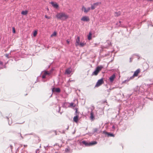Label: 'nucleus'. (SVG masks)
Wrapping results in <instances>:
<instances>
[{"label": "nucleus", "instance_id": "nucleus-1", "mask_svg": "<svg viewBox=\"0 0 153 153\" xmlns=\"http://www.w3.org/2000/svg\"><path fill=\"white\" fill-rule=\"evenodd\" d=\"M56 16L59 19L62 20H65L68 18V16L65 13H57Z\"/></svg>", "mask_w": 153, "mask_h": 153}, {"label": "nucleus", "instance_id": "nucleus-2", "mask_svg": "<svg viewBox=\"0 0 153 153\" xmlns=\"http://www.w3.org/2000/svg\"><path fill=\"white\" fill-rule=\"evenodd\" d=\"M82 143L85 146H89L96 144L97 142L96 141H93L88 143L85 141H83L82 142Z\"/></svg>", "mask_w": 153, "mask_h": 153}, {"label": "nucleus", "instance_id": "nucleus-3", "mask_svg": "<svg viewBox=\"0 0 153 153\" xmlns=\"http://www.w3.org/2000/svg\"><path fill=\"white\" fill-rule=\"evenodd\" d=\"M103 68V67L102 66H97L96 69H95V71H94V72H93L92 73V75H97L99 72L100 71L102 68Z\"/></svg>", "mask_w": 153, "mask_h": 153}, {"label": "nucleus", "instance_id": "nucleus-4", "mask_svg": "<svg viewBox=\"0 0 153 153\" xmlns=\"http://www.w3.org/2000/svg\"><path fill=\"white\" fill-rule=\"evenodd\" d=\"M101 4V2H97L94 3L93 4H91V9L92 10H94L96 7L97 6Z\"/></svg>", "mask_w": 153, "mask_h": 153}, {"label": "nucleus", "instance_id": "nucleus-5", "mask_svg": "<svg viewBox=\"0 0 153 153\" xmlns=\"http://www.w3.org/2000/svg\"><path fill=\"white\" fill-rule=\"evenodd\" d=\"M103 82V80L102 79L98 80L95 85V87H99L102 84Z\"/></svg>", "mask_w": 153, "mask_h": 153}, {"label": "nucleus", "instance_id": "nucleus-6", "mask_svg": "<svg viewBox=\"0 0 153 153\" xmlns=\"http://www.w3.org/2000/svg\"><path fill=\"white\" fill-rule=\"evenodd\" d=\"M140 68L138 69L134 72L133 76L130 77L131 79H132L134 76H137L138 74L140 72Z\"/></svg>", "mask_w": 153, "mask_h": 153}, {"label": "nucleus", "instance_id": "nucleus-7", "mask_svg": "<svg viewBox=\"0 0 153 153\" xmlns=\"http://www.w3.org/2000/svg\"><path fill=\"white\" fill-rule=\"evenodd\" d=\"M91 9V7H88L87 8H86L84 6H83L82 7V10H84V11L85 13H86L89 11Z\"/></svg>", "mask_w": 153, "mask_h": 153}, {"label": "nucleus", "instance_id": "nucleus-8", "mask_svg": "<svg viewBox=\"0 0 153 153\" xmlns=\"http://www.w3.org/2000/svg\"><path fill=\"white\" fill-rule=\"evenodd\" d=\"M115 74H113L112 75H111L109 78V80L110 82H112L115 78Z\"/></svg>", "mask_w": 153, "mask_h": 153}, {"label": "nucleus", "instance_id": "nucleus-9", "mask_svg": "<svg viewBox=\"0 0 153 153\" xmlns=\"http://www.w3.org/2000/svg\"><path fill=\"white\" fill-rule=\"evenodd\" d=\"M53 92L59 93L60 92V89L59 88H53L52 89Z\"/></svg>", "mask_w": 153, "mask_h": 153}, {"label": "nucleus", "instance_id": "nucleus-10", "mask_svg": "<svg viewBox=\"0 0 153 153\" xmlns=\"http://www.w3.org/2000/svg\"><path fill=\"white\" fill-rule=\"evenodd\" d=\"M81 20L83 21H88L89 20V19L87 16H83L81 19Z\"/></svg>", "mask_w": 153, "mask_h": 153}, {"label": "nucleus", "instance_id": "nucleus-11", "mask_svg": "<svg viewBox=\"0 0 153 153\" xmlns=\"http://www.w3.org/2000/svg\"><path fill=\"white\" fill-rule=\"evenodd\" d=\"M50 3L52 4V6L54 8H58L59 6L56 3H54L53 2H51Z\"/></svg>", "mask_w": 153, "mask_h": 153}, {"label": "nucleus", "instance_id": "nucleus-12", "mask_svg": "<svg viewBox=\"0 0 153 153\" xmlns=\"http://www.w3.org/2000/svg\"><path fill=\"white\" fill-rule=\"evenodd\" d=\"M103 133L104 134H107L108 135V137L110 136V137H114V135L113 134L110 133H108L106 131H103Z\"/></svg>", "mask_w": 153, "mask_h": 153}, {"label": "nucleus", "instance_id": "nucleus-13", "mask_svg": "<svg viewBox=\"0 0 153 153\" xmlns=\"http://www.w3.org/2000/svg\"><path fill=\"white\" fill-rule=\"evenodd\" d=\"M71 69L70 68H69L66 70L65 74H69L71 73Z\"/></svg>", "mask_w": 153, "mask_h": 153}, {"label": "nucleus", "instance_id": "nucleus-14", "mask_svg": "<svg viewBox=\"0 0 153 153\" xmlns=\"http://www.w3.org/2000/svg\"><path fill=\"white\" fill-rule=\"evenodd\" d=\"M80 39L79 37H78L76 39V42L75 44L76 46H79V44Z\"/></svg>", "mask_w": 153, "mask_h": 153}, {"label": "nucleus", "instance_id": "nucleus-15", "mask_svg": "<svg viewBox=\"0 0 153 153\" xmlns=\"http://www.w3.org/2000/svg\"><path fill=\"white\" fill-rule=\"evenodd\" d=\"M90 118L92 120H93L94 118V114L92 111L90 113Z\"/></svg>", "mask_w": 153, "mask_h": 153}, {"label": "nucleus", "instance_id": "nucleus-16", "mask_svg": "<svg viewBox=\"0 0 153 153\" xmlns=\"http://www.w3.org/2000/svg\"><path fill=\"white\" fill-rule=\"evenodd\" d=\"M73 120L75 122L77 123L78 121V116H76L74 117L73 118Z\"/></svg>", "mask_w": 153, "mask_h": 153}, {"label": "nucleus", "instance_id": "nucleus-17", "mask_svg": "<svg viewBox=\"0 0 153 153\" xmlns=\"http://www.w3.org/2000/svg\"><path fill=\"white\" fill-rule=\"evenodd\" d=\"M28 13L27 11L25 10V11H23L21 12V14L24 15H27Z\"/></svg>", "mask_w": 153, "mask_h": 153}, {"label": "nucleus", "instance_id": "nucleus-18", "mask_svg": "<svg viewBox=\"0 0 153 153\" xmlns=\"http://www.w3.org/2000/svg\"><path fill=\"white\" fill-rule=\"evenodd\" d=\"M121 21H119V22H117L116 23L117 25L118 26H119V27H123L124 26H123V25H121Z\"/></svg>", "mask_w": 153, "mask_h": 153}, {"label": "nucleus", "instance_id": "nucleus-19", "mask_svg": "<svg viewBox=\"0 0 153 153\" xmlns=\"http://www.w3.org/2000/svg\"><path fill=\"white\" fill-rule=\"evenodd\" d=\"M120 15V12L119 11L117 12H116L115 14V16H118Z\"/></svg>", "mask_w": 153, "mask_h": 153}, {"label": "nucleus", "instance_id": "nucleus-20", "mask_svg": "<svg viewBox=\"0 0 153 153\" xmlns=\"http://www.w3.org/2000/svg\"><path fill=\"white\" fill-rule=\"evenodd\" d=\"M85 44L86 43L84 42H80L79 43V45L80 47H82L84 46Z\"/></svg>", "mask_w": 153, "mask_h": 153}, {"label": "nucleus", "instance_id": "nucleus-21", "mask_svg": "<svg viewBox=\"0 0 153 153\" xmlns=\"http://www.w3.org/2000/svg\"><path fill=\"white\" fill-rule=\"evenodd\" d=\"M17 135L19 136V137L20 139L21 140L23 139V137L22 136V134L20 133H18Z\"/></svg>", "mask_w": 153, "mask_h": 153}, {"label": "nucleus", "instance_id": "nucleus-22", "mask_svg": "<svg viewBox=\"0 0 153 153\" xmlns=\"http://www.w3.org/2000/svg\"><path fill=\"white\" fill-rule=\"evenodd\" d=\"M56 35V32H54L51 35V37H52L54 36H55Z\"/></svg>", "mask_w": 153, "mask_h": 153}, {"label": "nucleus", "instance_id": "nucleus-23", "mask_svg": "<svg viewBox=\"0 0 153 153\" xmlns=\"http://www.w3.org/2000/svg\"><path fill=\"white\" fill-rule=\"evenodd\" d=\"M91 33H89V35L88 37V39L89 40H90L91 39Z\"/></svg>", "mask_w": 153, "mask_h": 153}, {"label": "nucleus", "instance_id": "nucleus-24", "mask_svg": "<svg viewBox=\"0 0 153 153\" xmlns=\"http://www.w3.org/2000/svg\"><path fill=\"white\" fill-rule=\"evenodd\" d=\"M94 132H97L99 133V132H98V129L97 128H95L94 129Z\"/></svg>", "mask_w": 153, "mask_h": 153}, {"label": "nucleus", "instance_id": "nucleus-25", "mask_svg": "<svg viewBox=\"0 0 153 153\" xmlns=\"http://www.w3.org/2000/svg\"><path fill=\"white\" fill-rule=\"evenodd\" d=\"M70 105L71 106L74 107H75V105L73 103H71L70 104Z\"/></svg>", "mask_w": 153, "mask_h": 153}, {"label": "nucleus", "instance_id": "nucleus-26", "mask_svg": "<svg viewBox=\"0 0 153 153\" xmlns=\"http://www.w3.org/2000/svg\"><path fill=\"white\" fill-rule=\"evenodd\" d=\"M37 34V32L36 31H35L33 33V36H35Z\"/></svg>", "mask_w": 153, "mask_h": 153}, {"label": "nucleus", "instance_id": "nucleus-27", "mask_svg": "<svg viewBox=\"0 0 153 153\" xmlns=\"http://www.w3.org/2000/svg\"><path fill=\"white\" fill-rule=\"evenodd\" d=\"M44 74H45V75L46 76V75H49L50 74V73H49V72H48L47 71H45L44 73Z\"/></svg>", "mask_w": 153, "mask_h": 153}, {"label": "nucleus", "instance_id": "nucleus-28", "mask_svg": "<svg viewBox=\"0 0 153 153\" xmlns=\"http://www.w3.org/2000/svg\"><path fill=\"white\" fill-rule=\"evenodd\" d=\"M112 131H114L115 129V126L114 125H113L112 127Z\"/></svg>", "mask_w": 153, "mask_h": 153}, {"label": "nucleus", "instance_id": "nucleus-29", "mask_svg": "<svg viewBox=\"0 0 153 153\" xmlns=\"http://www.w3.org/2000/svg\"><path fill=\"white\" fill-rule=\"evenodd\" d=\"M45 18L48 19H50L51 18V17L50 16H47L46 15H45Z\"/></svg>", "mask_w": 153, "mask_h": 153}, {"label": "nucleus", "instance_id": "nucleus-30", "mask_svg": "<svg viewBox=\"0 0 153 153\" xmlns=\"http://www.w3.org/2000/svg\"><path fill=\"white\" fill-rule=\"evenodd\" d=\"M12 29H13V33H15V28L14 27H13L12 28Z\"/></svg>", "mask_w": 153, "mask_h": 153}, {"label": "nucleus", "instance_id": "nucleus-31", "mask_svg": "<svg viewBox=\"0 0 153 153\" xmlns=\"http://www.w3.org/2000/svg\"><path fill=\"white\" fill-rule=\"evenodd\" d=\"M5 56L6 57H7V58H9L10 57L9 56V54H5Z\"/></svg>", "mask_w": 153, "mask_h": 153}, {"label": "nucleus", "instance_id": "nucleus-32", "mask_svg": "<svg viewBox=\"0 0 153 153\" xmlns=\"http://www.w3.org/2000/svg\"><path fill=\"white\" fill-rule=\"evenodd\" d=\"M36 153H39V149H37L36 150Z\"/></svg>", "mask_w": 153, "mask_h": 153}, {"label": "nucleus", "instance_id": "nucleus-33", "mask_svg": "<svg viewBox=\"0 0 153 153\" xmlns=\"http://www.w3.org/2000/svg\"><path fill=\"white\" fill-rule=\"evenodd\" d=\"M46 75L44 74L42 76V78L43 79L45 78Z\"/></svg>", "mask_w": 153, "mask_h": 153}, {"label": "nucleus", "instance_id": "nucleus-34", "mask_svg": "<svg viewBox=\"0 0 153 153\" xmlns=\"http://www.w3.org/2000/svg\"><path fill=\"white\" fill-rule=\"evenodd\" d=\"M0 65L2 66L3 65V62H2L0 60Z\"/></svg>", "mask_w": 153, "mask_h": 153}, {"label": "nucleus", "instance_id": "nucleus-35", "mask_svg": "<svg viewBox=\"0 0 153 153\" xmlns=\"http://www.w3.org/2000/svg\"><path fill=\"white\" fill-rule=\"evenodd\" d=\"M65 151L66 152H68L69 151V149L68 148H66L65 149Z\"/></svg>", "mask_w": 153, "mask_h": 153}, {"label": "nucleus", "instance_id": "nucleus-36", "mask_svg": "<svg viewBox=\"0 0 153 153\" xmlns=\"http://www.w3.org/2000/svg\"><path fill=\"white\" fill-rule=\"evenodd\" d=\"M94 47L98 45L97 44H94Z\"/></svg>", "mask_w": 153, "mask_h": 153}, {"label": "nucleus", "instance_id": "nucleus-37", "mask_svg": "<svg viewBox=\"0 0 153 153\" xmlns=\"http://www.w3.org/2000/svg\"><path fill=\"white\" fill-rule=\"evenodd\" d=\"M71 81H74V80H70V79H69L68 81L69 82H71Z\"/></svg>", "mask_w": 153, "mask_h": 153}, {"label": "nucleus", "instance_id": "nucleus-38", "mask_svg": "<svg viewBox=\"0 0 153 153\" xmlns=\"http://www.w3.org/2000/svg\"><path fill=\"white\" fill-rule=\"evenodd\" d=\"M66 42H67V43L68 44H69V41L68 40H67L66 41Z\"/></svg>", "mask_w": 153, "mask_h": 153}, {"label": "nucleus", "instance_id": "nucleus-39", "mask_svg": "<svg viewBox=\"0 0 153 153\" xmlns=\"http://www.w3.org/2000/svg\"><path fill=\"white\" fill-rule=\"evenodd\" d=\"M131 62V58H130V62Z\"/></svg>", "mask_w": 153, "mask_h": 153}, {"label": "nucleus", "instance_id": "nucleus-40", "mask_svg": "<svg viewBox=\"0 0 153 153\" xmlns=\"http://www.w3.org/2000/svg\"><path fill=\"white\" fill-rule=\"evenodd\" d=\"M4 68H6V66L5 65H4Z\"/></svg>", "mask_w": 153, "mask_h": 153}, {"label": "nucleus", "instance_id": "nucleus-41", "mask_svg": "<svg viewBox=\"0 0 153 153\" xmlns=\"http://www.w3.org/2000/svg\"><path fill=\"white\" fill-rule=\"evenodd\" d=\"M10 149H12V146H10Z\"/></svg>", "mask_w": 153, "mask_h": 153}, {"label": "nucleus", "instance_id": "nucleus-42", "mask_svg": "<svg viewBox=\"0 0 153 153\" xmlns=\"http://www.w3.org/2000/svg\"><path fill=\"white\" fill-rule=\"evenodd\" d=\"M68 128H69V126H68L67 128H66V129L67 130L68 129Z\"/></svg>", "mask_w": 153, "mask_h": 153}, {"label": "nucleus", "instance_id": "nucleus-43", "mask_svg": "<svg viewBox=\"0 0 153 153\" xmlns=\"http://www.w3.org/2000/svg\"><path fill=\"white\" fill-rule=\"evenodd\" d=\"M27 145H24V146L25 147H27Z\"/></svg>", "mask_w": 153, "mask_h": 153}, {"label": "nucleus", "instance_id": "nucleus-44", "mask_svg": "<svg viewBox=\"0 0 153 153\" xmlns=\"http://www.w3.org/2000/svg\"><path fill=\"white\" fill-rule=\"evenodd\" d=\"M76 113H77V110H76Z\"/></svg>", "mask_w": 153, "mask_h": 153}, {"label": "nucleus", "instance_id": "nucleus-45", "mask_svg": "<svg viewBox=\"0 0 153 153\" xmlns=\"http://www.w3.org/2000/svg\"><path fill=\"white\" fill-rule=\"evenodd\" d=\"M9 125H10V123H9Z\"/></svg>", "mask_w": 153, "mask_h": 153}, {"label": "nucleus", "instance_id": "nucleus-46", "mask_svg": "<svg viewBox=\"0 0 153 153\" xmlns=\"http://www.w3.org/2000/svg\"><path fill=\"white\" fill-rule=\"evenodd\" d=\"M7 119H8V117H7Z\"/></svg>", "mask_w": 153, "mask_h": 153}, {"label": "nucleus", "instance_id": "nucleus-47", "mask_svg": "<svg viewBox=\"0 0 153 153\" xmlns=\"http://www.w3.org/2000/svg\"><path fill=\"white\" fill-rule=\"evenodd\" d=\"M3 68L2 67H1V68Z\"/></svg>", "mask_w": 153, "mask_h": 153}]
</instances>
